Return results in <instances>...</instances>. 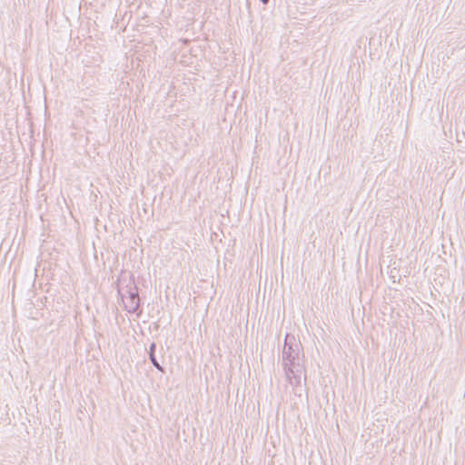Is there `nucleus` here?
I'll use <instances>...</instances> for the list:
<instances>
[{
	"label": "nucleus",
	"mask_w": 465,
	"mask_h": 465,
	"mask_svg": "<svg viewBox=\"0 0 465 465\" xmlns=\"http://www.w3.org/2000/svg\"><path fill=\"white\" fill-rule=\"evenodd\" d=\"M301 351H282V364L286 377L292 386H299L302 382V375L305 371L304 354Z\"/></svg>",
	"instance_id": "obj_1"
},
{
	"label": "nucleus",
	"mask_w": 465,
	"mask_h": 465,
	"mask_svg": "<svg viewBox=\"0 0 465 465\" xmlns=\"http://www.w3.org/2000/svg\"><path fill=\"white\" fill-rule=\"evenodd\" d=\"M155 351H148L149 359L157 370H159L162 372H164L163 366L159 363V361L155 355Z\"/></svg>",
	"instance_id": "obj_2"
},
{
	"label": "nucleus",
	"mask_w": 465,
	"mask_h": 465,
	"mask_svg": "<svg viewBox=\"0 0 465 465\" xmlns=\"http://www.w3.org/2000/svg\"><path fill=\"white\" fill-rule=\"evenodd\" d=\"M264 4H266L268 2V0H262Z\"/></svg>",
	"instance_id": "obj_3"
}]
</instances>
